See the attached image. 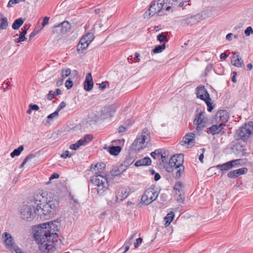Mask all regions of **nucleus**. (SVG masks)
I'll use <instances>...</instances> for the list:
<instances>
[{
  "instance_id": "cd10ccee",
  "label": "nucleus",
  "mask_w": 253,
  "mask_h": 253,
  "mask_svg": "<svg viewBox=\"0 0 253 253\" xmlns=\"http://www.w3.org/2000/svg\"><path fill=\"white\" fill-rule=\"evenodd\" d=\"M166 4L175 7H181L184 5L183 0H167Z\"/></svg>"
},
{
  "instance_id": "ddd939ff",
  "label": "nucleus",
  "mask_w": 253,
  "mask_h": 253,
  "mask_svg": "<svg viewBox=\"0 0 253 253\" xmlns=\"http://www.w3.org/2000/svg\"><path fill=\"white\" fill-rule=\"evenodd\" d=\"M201 16L199 14L191 15L182 19L181 21V24L185 26L187 25H192L196 24L201 20Z\"/></svg>"
},
{
  "instance_id": "79ce46f5",
  "label": "nucleus",
  "mask_w": 253,
  "mask_h": 253,
  "mask_svg": "<svg viewBox=\"0 0 253 253\" xmlns=\"http://www.w3.org/2000/svg\"><path fill=\"white\" fill-rule=\"evenodd\" d=\"M157 40L160 42L168 41L167 37L163 33H161L157 36Z\"/></svg>"
},
{
  "instance_id": "c9c22d12",
  "label": "nucleus",
  "mask_w": 253,
  "mask_h": 253,
  "mask_svg": "<svg viewBox=\"0 0 253 253\" xmlns=\"http://www.w3.org/2000/svg\"><path fill=\"white\" fill-rule=\"evenodd\" d=\"M89 44H84V43H79L77 46V51L79 53H83V50L86 49Z\"/></svg>"
},
{
  "instance_id": "338daca9",
  "label": "nucleus",
  "mask_w": 253,
  "mask_h": 253,
  "mask_svg": "<svg viewBox=\"0 0 253 253\" xmlns=\"http://www.w3.org/2000/svg\"><path fill=\"white\" fill-rule=\"evenodd\" d=\"M126 130L127 129H126V127L121 126L118 128V132L119 133H123V132H125L126 131Z\"/></svg>"
},
{
  "instance_id": "13d9d810",
  "label": "nucleus",
  "mask_w": 253,
  "mask_h": 253,
  "mask_svg": "<svg viewBox=\"0 0 253 253\" xmlns=\"http://www.w3.org/2000/svg\"><path fill=\"white\" fill-rule=\"evenodd\" d=\"M107 84H108L107 82H103L100 84L99 88L101 90H103L104 89L106 88Z\"/></svg>"
},
{
  "instance_id": "2eb2a0df",
  "label": "nucleus",
  "mask_w": 253,
  "mask_h": 253,
  "mask_svg": "<svg viewBox=\"0 0 253 253\" xmlns=\"http://www.w3.org/2000/svg\"><path fill=\"white\" fill-rule=\"evenodd\" d=\"M195 134L192 132H189L186 134L183 138L182 140L180 142L181 145L188 144V147H193L195 143Z\"/></svg>"
},
{
  "instance_id": "72a5a7b5",
  "label": "nucleus",
  "mask_w": 253,
  "mask_h": 253,
  "mask_svg": "<svg viewBox=\"0 0 253 253\" xmlns=\"http://www.w3.org/2000/svg\"><path fill=\"white\" fill-rule=\"evenodd\" d=\"M166 48V45L163 44L162 45H157L153 49V51L154 53H158L163 51Z\"/></svg>"
},
{
  "instance_id": "c03bdc74",
  "label": "nucleus",
  "mask_w": 253,
  "mask_h": 253,
  "mask_svg": "<svg viewBox=\"0 0 253 253\" xmlns=\"http://www.w3.org/2000/svg\"><path fill=\"white\" fill-rule=\"evenodd\" d=\"M162 149H157L155 151L151 153L150 155L154 159H156V156H160L162 153Z\"/></svg>"
},
{
  "instance_id": "e433bc0d",
  "label": "nucleus",
  "mask_w": 253,
  "mask_h": 253,
  "mask_svg": "<svg viewBox=\"0 0 253 253\" xmlns=\"http://www.w3.org/2000/svg\"><path fill=\"white\" fill-rule=\"evenodd\" d=\"M63 79L68 77L71 74V70L69 68L63 69L61 71Z\"/></svg>"
},
{
  "instance_id": "0e129e2a",
  "label": "nucleus",
  "mask_w": 253,
  "mask_h": 253,
  "mask_svg": "<svg viewBox=\"0 0 253 253\" xmlns=\"http://www.w3.org/2000/svg\"><path fill=\"white\" fill-rule=\"evenodd\" d=\"M49 18L48 17H44L43 20V22L42 23V26L43 27H44L45 25H46L48 23Z\"/></svg>"
},
{
  "instance_id": "69168bd1",
  "label": "nucleus",
  "mask_w": 253,
  "mask_h": 253,
  "mask_svg": "<svg viewBox=\"0 0 253 253\" xmlns=\"http://www.w3.org/2000/svg\"><path fill=\"white\" fill-rule=\"evenodd\" d=\"M59 177V174L57 173H53L49 177V180L51 181V180L54 178H58Z\"/></svg>"
},
{
  "instance_id": "052dcab7",
  "label": "nucleus",
  "mask_w": 253,
  "mask_h": 253,
  "mask_svg": "<svg viewBox=\"0 0 253 253\" xmlns=\"http://www.w3.org/2000/svg\"><path fill=\"white\" fill-rule=\"evenodd\" d=\"M10 82H7L6 83H3L2 84V86H1V89L2 88L3 90V91H5L6 89L8 88V86L9 85Z\"/></svg>"
},
{
  "instance_id": "603ef678",
  "label": "nucleus",
  "mask_w": 253,
  "mask_h": 253,
  "mask_svg": "<svg viewBox=\"0 0 253 253\" xmlns=\"http://www.w3.org/2000/svg\"><path fill=\"white\" fill-rule=\"evenodd\" d=\"M71 154H70L69 153V152L67 150L65 151L64 153H63L60 156L61 157H62L64 159H66L67 158H70V157H71Z\"/></svg>"
},
{
  "instance_id": "a19ab883",
  "label": "nucleus",
  "mask_w": 253,
  "mask_h": 253,
  "mask_svg": "<svg viewBox=\"0 0 253 253\" xmlns=\"http://www.w3.org/2000/svg\"><path fill=\"white\" fill-rule=\"evenodd\" d=\"M182 183L178 181L176 182L174 186V190L177 191L179 193H181V192L182 191Z\"/></svg>"
},
{
  "instance_id": "37998d69",
  "label": "nucleus",
  "mask_w": 253,
  "mask_h": 253,
  "mask_svg": "<svg viewBox=\"0 0 253 253\" xmlns=\"http://www.w3.org/2000/svg\"><path fill=\"white\" fill-rule=\"evenodd\" d=\"M174 213L172 211H170L169 213H168L166 216L165 217V220H169V221L171 222L174 218Z\"/></svg>"
},
{
  "instance_id": "473e14b6",
  "label": "nucleus",
  "mask_w": 253,
  "mask_h": 253,
  "mask_svg": "<svg viewBox=\"0 0 253 253\" xmlns=\"http://www.w3.org/2000/svg\"><path fill=\"white\" fill-rule=\"evenodd\" d=\"M147 131V129H143L142 130L141 137H139V138H144V144H145V143H146V145L149 140V136Z\"/></svg>"
},
{
  "instance_id": "a18cd8bd",
  "label": "nucleus",
  "mask_w": 253,
  "mask_h": 253,
  "mask_svg": "<svg viewBox=\"0 0 253 253\" xmlns=\"http://www.w3.org/2000/svg\"><path fill=\"white\" fill-rule=\"evenodd\" d=\"M65 86L67 89H70L73 85L72 81L70 79H68L65 82Z\"/></svg>"
},
{
  "instance_id": "4be33fe9",
  "label": "nucleus",
  "mask_w": 253,
  "mask_h": 253,
  "mask_svg": "<svg viewBox=\"0 0 253 253\" xmlns=\"http://www.w3.org/2000/svg\"><path fill=\"white\" fill-rule=\"evenodd\" d=\"M248 171L246 168H242L236 170H232L228 172L227 176L232 178H235L239 175L245 174Z\"/></svg>"
},
{
  "instance_id": "412c9836",
  "label": "nucleus",
  "mask_w": 253,
  "mask_h": 253,
  "mask_svg": "<svg viewBox=\"0 0 253 253\" xmlns=\"http://www.w3.org/2000/svg\"><path fill=\"white\" fill-rule=\"evenodd\" d=\"M228 117L229 115L228 112L227 111L224 110L218 111L216 115V121L219 120V121L221 122L220 123H222V124L228 121Z\"/></svg>"
},
{
  "instance_id": "f704fd0d",
  "label": "nucleus",
  "mask_w": 253,
  "mask_h": 253,
  "mask_svg": "<svg viewBox=\"0 0 253 253\" xmlns=\"http://www.w3.org/2000/svg\"><path fill=\"white\" fill-rule=\"evenodd\" d=\"M204 101H205L207 105L208 111L209 112H211L213 108V106L212 105V103L211 102V98L209 96V97H207L205 100H204Z\"/></svg>"
},
{
  "instance_id": "c756f323",
  "label": "nucleus",
  "mask_w": 253,
  "mask_h": 253,
  "mask_svg": "<svg viewBox=\"0 0 253 253\" xmlns=\"http://www.w3.org/2000/svg\"><path fill=\"white\" fill-rule=\"evenodd\" d=\"M24 21H25V19H23L22 18H19L16 19L14 21V22L12 25V28L14 30H18L24 23Z\"/></svg>"
},
{
  "instance_id": "4468645a",
  "label": "nucleus",
  "mask_w": 253,
  "mask_h": 253,
  "mask_svg": "<svg viewBox=\"0 0 253 253\" xmlns=\"http://www.w3.org/2000/svg\"><path fill=\"white\" fill-rule=\"evenodd\" d=\"M39 243V250L42 253H48L53 250V246L50 244L51 242L47 241V240L40 241Z\"/></svg>"
},
{
  "instance_id": "f8f14e48",
  "label": "nucleus",
  "mask_w": 253,
  "mask_h": 253,
  "mask_svg": "<svg viewBox=\"0 0 253 253\" xmlns=\"http://www.w3.org/2000/svg\"><path fill=\"white\" fill-rule=\"evenodd\" d=\"M183 162L184 155L182 154H176L171 157L167 167L178 166V164H181L180 165L181 166H183Z\"/></svg>"
},
{
  "instance_id": "3c124183",
  "label": "nucleus",
  "mask_w": 253,
  "mask_h": 253,
  "mask_svg": "<svg viewBox=\"0 0 253 253\" xmlns=\"http://www.w3.org/2000/svg\"><path fill=\"white\" fill-rule=\"evenodd\" d=\"M54 232H51V237L50 238L51 243H53L54 242V239H56V238L58 237V234L57 233H53Z\"/></svg>"
},
{
  "instance_id": "0eeeda50",
  "label": "nucleus",
  "mask_w": 253,
  "mask_h": 253,
  "mask_svg": "<svg viewBox=\"0 0 253 253\" xmlns=\"http://www.w3.org/2000/svg\"><path fill=\"white\" fill-rule=\"evenodd\" d=\"M3 243L6 249L10 251H15L16 253H24L20 248L15 244L12 235L7 232H4L2 235Z\"/></svg>"
},
{
  "instance_id": "9b49d317",
  "label": "nucleus",
  "mask_w": 253,
  "mask_h": 253,
  "mask_svg": "<svg viewBox=\"0 0 253 253\" xmlns=\"http://www.w3.org/2000/svg\"><path fill=\"white\" fill-rule=\"evenodd\" d=\"M106 165L104 163H98L92 165L90 168V171L95 175L94 176H104L103 174L104 172Z\"/></svg>"
},
{
  "instance_id": "f03ea898",
  "label": "nucleus",
  "mask_w": 253,
  "mask_h": 253,
  "mask_svg": "<svg viewBox=\"0 0 253 253\" xmlns=\"http://www.w3.org/2000/svg\"><path fill=\"white\" fill-rule=\"evenodd\" d=\"M19 210L21 217L24 220L30 221L34 218L36 214H38L39 215V205L37 204L36 207L33 204V202L22 205Z\"/></svg>"
},
{
  "instance_id": "5fc2aeb1",
  "label": "nucleus",
  "mask_w": 253,
  "mask_h": 253,
  "mask_svg": "<svg viewBox=\"0 0 253 253\" xmlns=\"http://www.w3.org/2000/svg\"><path fill=\"white\" fill-rule=\"evenodd\" d=\"M66 106V103L65 102H62L60 103L59 105L57 107L56 111L59 113V112L64 108Z\"/></svg>"
},
{
  "instance_id": "bf43d9fd",
  "label": "nucleus",
  "mask_w": 253,
  "mask_h": 253,
  "mask_svg": "<svg viewBox=\"0 0 253 253\" xmlns=\"http://www.w3.org/2000/svg\"><path fill=\"white\" fill-rule=\"evenodd\" d=\"M184 197L181 194V193H179L177 197V201L178 202L182 203L184 201Z\"/></svg>"
},
{
  "instance_id": "20e7f679",
  "label": "nucleus",
  "mask_w": 253,
  "mask_h": 253,
  "mask_svg": "<svg viewBox=\"0 0 253 253\" xmlns=\"http://www.w3.org/2000/svg\"><path fill=\"white\" fill-rule=\"evenodd\" d=\"M90 182L97 187V193L103 195L108 189L109 183L105 176H92L90 177Z\"/></svg>"
},
{
  "instance_id": "39448f33",
  "label": "nucleus",
  "mask_w": 253,
  "mask_h": 253,
  "mask_svg": "<svg viewBox=\"0 0 253 253\" xmlns=\"http://www.w3.org/2000/svg\"><path fill=\"white\" fill-rule=\"evenodd\" d=\"M253 132V123L250 122L241 126L236 132L235 137L238 140H247Z\"/></svg>"
},
{
  "instance_id": "4c0bfd02",
  "label": "nucleus",
  "mask_w": 253,
  "mask_h": 253,
  "mask_svg": "<svg viewBox=\"0 0 253 253\" xmlns=\"http://www.w3.org/2000/svg\"><path fill=\"white\" fill-rule=\"evenodd\" d=\"M8 25V23L7 18L3 17L1 18V29H6Z\"/></svg>"
},
{
  "instance_id": "ea45409f",
  "label": "nucleus",
  "mask_w": 253,
  "mask_h": 253,
  "mask_svg": "<svg viewBox=\"0 0 253 253\" xmlns=\"http://www.w3.org/2000/svg\"><path fill=\"white\" fill-rule=\"evenodd\" d=\"M123 170H121L119 168H115L111 171L112 176H118L123 172Z\"/></svg>"
},
{
  "instance_id": "a878e982",
  "label": "nucleus",
  "mask_w": 253,
  "mask_h": 253,
  "mask_svg": "<svg viewBox=\"0 0 253 253\" xmlns=\"http://www.w3.org/2000/svg\"><path fill=\"white\" fill-rule=\"evenodd\" d=\"M151 164V159L148 157H146L143 159L136 161L134 164V166L138 167L143 166H149Z\"/></svg>"
},
{
  "instance_id": "2f4dec72",
  "label": "nucleus",
  "mask_w": 253,
  "mask_h": 253,
  "mask_svg": "<svg viewBox=\"0 0 253 253\" xmlns=\"http://www.w3.org/2000/svg\"><path fill=\"white\" fill-rule=\"evenodd\" d=\"M24 150V146L23 145L20 146L18 148L14 149L10 154V156L14 158L15 156H19L21 152Z\"/></svg>"
},
{
  "instance_id": "6ab92c4d",
  "label": "nucleus",
  "mask_w": 253,
  "mask_h": 253,
  "mask_svg": "<svg viewBox=\"0 0 253 253\" xmlns=\"http://www.w3.org/2000/svg\"><path fill=\"white\" fill-rule=\"evenodd\" d=\"M61 220L60 219H57L54 221H52L48 222H45V224H47L49 226H46L48 228L49 231H50V233L52 231L55 232L58 231L61 227Z\"/></svg>"
},
{
  "instance_id": "f3484780",
  "label": "nucleus",
  "mask_w": 253,
  "mask_h": 253,
  "mask_svg": "<svg viewBox=\"0 0 253 253\" xmlns=\"http://www.w3.org/2000/svg\"><path fill=\"white\" fill-rule=\"evenodd\" d=\"M241 161V159L232 160L222 165H218L217 166V168L220 170L226 171L232 169L235 166L239 165V161Z\"/></svg>"
},
{
  "instance_id": "b1692460",
  "label": "nucleus",
  "mask_w": 253,
  "mask_h": 253,
  "mask_svg": "<svg viewBox=\"0 0 253 253\" xmlns=\"http://www.w3.org/2000/svg\"><path fill=\"white\" fill-rule=\"evenodd\" d=\"M54 27L55 28H60L61 33L64 34L70 31L71 25L68 21H65L61 24L55 26Z\"/></svg>"
},
{
  "instance_id": "aec40b11",
  "label": "nucleus",
  "mask_w": 253,
  "mask_h": 253,
  "mask_svg": "<svg viewBox=\"0 0 253 253\" xmlns=\"http://www.w3.org/2000/svg\"><path fill=\"white\" fill-rule=\"evenodd\" d=\"M196 93L197 97L202 100H205L206 98L210 96L207 90L204 87V86H198L196 88Z\"/></svg>"
},
{
  "instance_id": "423d86ee",
  "label": "nucleus",
  "mask_w": 253,
  "mask_h": 253,
  "mask_svg": "<svg viewBox=\"0 0 253 253\" xmlns=\"http://www.w3.org/2000/svg\"><path fill=\"white\" fill-rule=\"evenodd\" d=\"M197 114L193 122V125L197 131H201L206 126L208 119L206 117V113L202 111L200 108L196 109Z\"/></svg>"
},
{
  "instance_id": "bb28decb",
  "label": "nucleus",
  "mask_w": 253,
  "mask_h": 253,
  "mask_svg": "<svg viewBox=\"0 0 253 253\" xmlns=\"http://www.w3.org/2000/svg\"><path fill=\"white\" fill-rule=\"evenodd\" d=\"M129 192L126 188H121L118 192L117 200H123L129 195Z\"/></svg>"
},
{
  "instance_id": "864d4df0",
  "label": "nucleus",
  "mask_w": 253,
  "mask_h": 253,
  "mask_svg": "<svg viewBox=\"0 0 253 253\" xmlns=\"http://www.w3.org/2000/svg\"><path fill=\"white\" fill-rule=\"evenodd\" d=\"M27 32L25 30H23L21 29V32L19 34V38H20V40L22 39L23 41L25 40V35L26 34Z\"/></svg>"
},
{
  "instance_id": "9d476101",
  "label": "nucleus",
  "mask_w": 253,
  "mask_h": 253,
  "mask_svg": "<svg viewBox=\"0 0 253 253\" xmlns=\"http://www.w3.org/2000/svg\"><path fill=\"white\" fill-rule=\"evenodd\" d=\"M180 165L178 164V166L166 167V170L169 172H171L173 177L176 179L180 178L184 170V166H181Z\"/></svg>"
},
{
  "instance_id": "49530a36",
  "label": "nucleus",
  "mask_w": 253,
  "mask_h": 253,
  "mask_svg": "<svg viewBox=\"0 0 253 253\" xmlns=\"http://www.w3.org/2000/svg\"><path fill=\"white\" fill-rule=\"evenodd\" d=\"M253 34V29L252 27L249 26L245 31V34L247 36H249L250 35Z\"/></svg>"
},
{
  "instance_id": "e2e57ef3",
  "label": "nucleus",
  "mask_w": 253,
  "mask_h": 253,
  "mask_svg": "<svg viewBox=\"0 0 253 253\" xmlns=\"http://www.w3.org/2000/svg\"><path fill=\"white\" fill-rule=\"evenodd\" d=\"M79 146L77 142L75 144H71L70 146V148L73 150H76L79 148Z\"/></svg>"
},
{
  "instance_id": "de8ad7c7",
  "label": "nucleus",
  "mask_w": 253,
  "mask_h": 253,
  "mask_svg": "<svg viewBox=\"0 0 253 253\" xmlns=\"http://www.w3.org/2000/svg\"><path fill=\"white\" fill-rule=\"evenodd\" d=\"M58 112L56 110L55 112H54L53 113L50 114L49 115L47 118L48 120H52L53 118H57L58 116Z\"/></svg>"
},
{
  "instance_id": "393cba45",
  "label": "nucleus",
  "mask_w": 253,
  "mask_h": 253,
  "mask_svg": "<svg viewBox=\"0 0 253 253\" xmlns=\"http://www.w3.org/2000/svg\"><path fill=\"white\" fill-rule=\"evenodd\" d=\"M223 126L222 123H219L218 125H212L209 129L210 133L212 135L219 134L223 129Z\"/></svg>"
},
{
  "instance_id": "dca6fc26",
  "label": "nucleus",
  "mask_w": 253,
  "mask_h": 253,
  "mask_svg": "<svg viewBox=\"0 0 253 253\" xmlns=\"http://www.w3.org/2000/svg\"><path fill=\"white\" fill-rule=\"evenodd\" d=\"M116 107L114 106H108L103 108L100 112V117L103 119H106L112 117L116 112Z\"/></svg>"
},
{
  "instance_id": "f257e3e1",
  "label": "nucleus",
  "mask_w": 253,
  "mask_h": 253,
  "mask_svg": "<svg viewBox=\"0 0 253 253\" xmlns=\"http://www.w3.org/2000/svg\"><path fill=\"white\" fill-rule=\"evenodd\" d=\"M46 203L42 208L39 205V209L40 217L47 219L56 213L59 206V201L57 196L51 193L46 194Z\"/></svg>"
},
{
  "instance_id": "58836bf2",
  "label": "nucleus",
  "mask_w": 253,
  "mask_h": 253,
  "mask_svg": "<svg viewBox=\"0 0 253 253\" xmlns=\"http://www.w3.org/2000/svg\"><path fill=\"white\" fill-rule=\"evenodd\" d=\"M88 42L90 43L94 38V34L92 33H87L84 35Z\"/></svg>"
},
{
  "instance_id": "09e8293b",
  "label": "nucleus",
  "mask_w": 253,
  "mask_h": 253,
  "mask_svg": "<svg viewBox=\"0 0 253 253\" xmlns=\"http://www.w3.org/2000/svg\"><path fill=\"white\" fill-rule=\"evenodd\" d=\"M21 1H25V0H10L7 4V6L10 7L12 4L18 3Z\"/></svg>"
},
{
  "instance_id": "c85d7f7f",
  "label": "nucleus",
  "mask_w": 253,
  "mask_h": 253,
  "mask_svg": "<svg viewBox=\"0 0 253 253\" xmlns=\"http://www.w3.org/2000/svg\"><path fill=\"white\" fill-rule=\"evenodd\" d=\"M231 64L237 67H242L244 65V61L241 57L239 56V54L237 55V57L235 59H231Z\"/></svg>"
},
{
  "instance_id": "7ed1b4c3",
  "label": "nucleus",
  "mask_w": 253,
  "mask_h": 253,
  "mask_svg": "<svg viewBox=\"0 0 253 253\" xmlns=\"http://www.w3.org/2000/svg\"><path fill=\"white\" fill-rule=\"evenodd\" d=\"M49 226L45 223L40 224L35 227L34 230V236L36 240L42 241L43 240H47L49 242L51 237V233L49 231L46 226Z\"/></svg>"
},
{
  "instance_id": "a211bd4d",
  "label": "nucleus",
  "mask_w": 253,
  "mask_h": 253,
  "mask_svg": "<svg viewBox=\"0 0 253 253\" xmlns=\"http://www.w3.org/2000/svg\"><path fill=\"white\" fill-rule=\"evenodd\" d=\"M146 146L144 144V138H136L131 145V149L136 152H139Z\"/></svg>"
},
{
  "instance_id": "7c9ffc66",
  "label": "nucleus",
  "mask_w": 253,
  "mask_h": 253,
  "mask_svg": "<svg viewBox=\"0 0 253 253\" xmlns=\"http://www.w3.org/2000/svg\"><path fill=\"white\" fill-rule=\"evenodd\" d=\"M121 151V147L119 146H111L109 148V153L112 155H118Z\"/></svg>"
},
{
  "instance_id": "5701e85b",
  "label": "nucleus",
  "mask_w": 253,
  "mask_h": 253,
  "mask_svg": "<svg viewBox=\"0 0 253 253\" xmlns=\"http://www.w3.org/2000/svg\"><path fill=\"white\" fill-rule=\"evenodd\" d=\"M93 85V83L91 74L90 73H88L86 76L84 83V89L87 91L91 90Z\"/></svg>"
},
{
  "instance_id": "774afa93",
  "label": "nucleus",
  "mask_w": 253,
  "mask_h": 253,
  "mask_svg": "<svg viewBox=\"0 0 253 253\" xmlns=\"http://www.w3.org/2000/svg\"><path fill=\"white\" fill-rule=\"evenodd\" d=\"M77 142L78 143L79 147L81 145H84L86 144L85 143V140H84V139L83 138L78 140Z\"/></svg>"
},
{
  "instance_id": "680f3d73",
  "label": "nucleus",
  "mask_w": 253,
  "mask_h": 253,
  "mask_svg": "<svg viewBox=\"0 0 253 253\" xmlns=\"http://www.w3.org/2000/svg\"><path fill=\"white\" fill-rule=\"evenodd\" d=\"M161 159L162 160V162L163 163H166V151H164V152H163V151H162V153L160 154Z\"/></svg>"
},
{
  "instance_id": "4d7b16f0",
  "label": "nucleus",
  "mask_w": 253,
  "mask_h": 253,
  "mask_svg": "<svg viewBox=\"0 0 253 253\" xmlns=\"http://www.w3.org/2000/svg\"><path fill=\"white\" fill-rule=\"evenodd\" d=\"M29 108H30V110H32L37 111V110H38L39 109V106L36 105V104H31L29 105Z\"/></svg>"
},
{
  "instance_id": "6e6d98bb",
  "label": "nucleus",
  "mask_w": 253,
  "mask_h": 253,
  "mask_svg": "<svg viewBox=\"0 0 253 253\" xmlns=\"http://www.w3.org/2000/svg\"><path fill=\"white\" fill-rule=\"evenodd\" d=\"M143 239L142 238H138L136 239V242L134 243V247L136 248L142 242Z\"/></svg>"
},
{
  "instance_id": "6e6552de",
  "label": "nucleus",
  "mask_w": 253,
  "mask_h": 253,
  "mask_svg": "<svg viewBox=\"0 0 253 253\" xmlns=\"http://www.w3.org/2000/svg\"><path fill=\"white\" fill-rule=\"evenodd\" d=\"M159 193L153 187L147 189L141 198V202L146 205H149L158 198Z\"/></svg>"
},
{
  "instance_id": "8fccbe9b",
  "label": "nucleus",
  "mask_w": 253,
  "mask_h": 253,
  "mask_svg": "<svg viewBox=\"0 0 253 253\" xmlns=\"http://www.w3.org/2000/svg\"><path fill=\"white\" fill-rule=\"evenodd\" d=\"M83 138L85 140V143L87 144L92 140L93 136L91 134H86Z\"/></svg>"
},
{
  "instance_id": "1a4fd4ad",
  "label": "nucleus",
  "mask_w": 253,
  "mask_h": 253,
  "mask_svg": "<svg viewBox=\"0 0 253 253\" xmlns=\"http://www.w3.org/2000/svg\"><path fill=\"white\" fill-rule=\"evenodd\" d=\"M165 3V0H153L152 2L148 11L145 12V14H147L148 12V14L150 16H153L157 13L159 15V13L163 9Z\"/></svg>"
}]
</instances>
